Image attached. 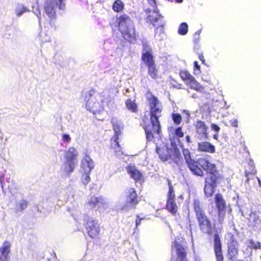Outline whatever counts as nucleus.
I'll use <instances>...</instances> for the list:
<instances>
[{
    "label": "nucleus",
    "mask_w": 261,
    "mask_h": 261,
    "mask_svg": "<svg viewBox=\"0 0 261 261\" xmlns=\"http://www.w3.org/2000/svg\"><path fill=\"white\" fill-rule=\"evenodd\" d=\"M112 9L116 12H120L124 9V4L121 0H115L113 3Z\"/></svg>",
    "instance_id": "31"
},
{
    "label": "nucleus",
    "mask_w": 261,
    "mask_h": 261,
    "mask_svg": "<svg viewBox=\"0 0 261 261\" xmlns=\"http://www.w3.org/2000/svg\"><path fill=\"white\" fill-rule=\"evenodd\" d=\"M119 137L120 136L113 135L110 139V148L115 152L116 155L122 154L121 147L119 143Z\"/></svg>",
    "instance_id": "24"
},
{
    "label": "nucleus",
    "mask_w": 261,
    "mask_h": 261,
    "mask_svg": "<svg viewBox=\"0 0 261 261\" xmlns=\"http://www.w3.org/2000/svg\"><path fill=\"white\" fill-rule=\"evenodd\" d=\"M174 134L176 137L178 142H180V140L179 138H182L184 136V133L182 132V127L181 126H178L176 127L175 129Z\"/></svg>",
    "instance_id": "38"
},
{
    "label": "nucleus",
    "mask_w": 261,
    "mask_h": 261,
    "mask_svg": "<svg viewBox=\"0 0 261 261\" xmlns=\"http://www.w3.org/2000/svg\"><path fill=\"white\" fill-rule=\"evenodd\" d=\"M179 76L181 80L189 87L199 92H203L204 87L199 83L196 79L186 70H181L179 72Z\"/></svg>",
    "instance_id": "12"
},
{
    "label": "nucleus",
    "mask_w": 261,
    "mask_h": 261,
    "mask_svg": "<svg viewBox=\"0 0 261 261\" xmlns=\"http://www.w3.org/2000/svg\"><path fill=\"white\" fill-rule=\"evenodd\" d=\"M170 151L171 149L166 145L162 147L156 146V152L159 158L163 161H166L171 158Z\"/></svg>",
    "instance_id": "22"
},
{
    "label": "nucleus",
    "mask_w": 261,
    "mask_h": 261,
    "mask_svg": "<svg viewBox=\"0 0 261 261\" xmlns=\"http://www.w3.org/2000/svg\"><path fill=\"white\" fill-rule=\"evenodd\" d=\"M118 28L122 37L129 44H135L137 41L135 24L126 14L120 15L117 18Z\"/></svg>",
    "instance_id": "2"
},
{
    "label": "nucleus",
    "mask_w": 261,
    "mask_h": 261,
    "mask_svg": "<svg viewBox=\"0 0 261 261\" xmlns=\"http://www.w3.org/2000/svg\"><path fill=\"white\" fill-rule=\"evenodd\" d=\"M38 18L39 23H40L41 21V12L40 10L38 11V13L36 14Z\"/></svg>",
    "instance_id": "51"
},
{
    "label": "nucleus",
    "mask_w": 261,
    "mask_h": 261,
    "mask_svg": "<svg viewBox=\"0 0 261 261\" xmlns=\"http://www.w3.org/2000/svg\"><path fill=\"white\" fill-rule=\"evenodd\" d=\"M149 14L146 18V21L147 23L152 24L155 28V34L159 35L164 33V22L163 21V16L160 14L156 11H154L151 13L148 11Z\"/></svg>",
    "instance_id": "13"
},
{
    "label": "nucleus",
    "mask_w": 261,
    "mask_h": 261,
    "mask_svg": "<svg viewBox=\"0 0 261 261\" xmlns=\"http://www.w3.org/2000/svg\"><path fill=\"white\" fill-rule=\"evenodd\" d=\"M62 139L64 141H66V142H69L71 140V138L68 134H63L62 135Z\"/></svg>",
    "instance_id": "42"
},
{
    "label": "nucleus",
    "mask_w": 261,
    "mask_h": 261,
    "mask_svg": "<svg viewBox=\"0 0 261 261\" xmlns=\"http://www.w3.org/2000/svg\"><path fill=\"white\" fill-rule=\"evenodd\" d=\"M194 70H195L196 69H197L198 70H200V66L198 65V62L197 61H195L194 62Z\"/></svg>",
    "instance_id": "46"
},
{
    "label": "nucleus",
    "mask_w": 261,
    "mask_h": 261,
    "mask_svg": "<svg viewBox=\"0 0 261 261\" xmlns=\"http://www.w3.org/2000/svg\"><path fill=\"white\" fill-rule=\"evenodd\" d=\"M11 243L9 241H5L0 247V261H10Z\"/></svg>",
    "instance_id": "20"
},
{
    "label": "nucleus",
    "mask_w": 261,
    "mask_h": 261,
    "mask_svg": "<svg viewBox=\"0 0 261 261\" xmlns=\"http://www.w3.org/2000/svg\"><path fill=\"white\" fill-rule=\"evenodd\" d=\"M187 112V113L188 115H189V113L188 112V111H186Z\"/></svg>",
    "instance_id": "57"
},
{
    "label": "nucleus",
    "mask_w": 261,
    "mask_h": 261,
    "mask_svg": "<svg viewBox=\"0 0 261 261\" xmlns=\"http://www.w3.org/2000/svg\"><path fill=\"white\" fill-rule=\"evenodd\" d=\"M193 206L200 231L203 234H211L213 231L212 223L200 200L198 199H194Z\"/></svg>",
    "instance_id": "4"
},
{
    "label": "nucleus",
    "mask_w": 261,
    "mask_h": 261,
    "mask_svg": "<svg viewBox=\"0 0 261 261\" xmlns=\"http://www.w3.org/2000/svg\"><path fill=\"white\" fill-rule=\"evenodd\" d=\"M77 156L78 152L73 147H69L65 151L64 154L65 162L64 163V170L67 174L69 175L74 171L75 165L77 163Z\"/></svg>",
    "instance_id": "7"
},
{
    "label": "nucleus",
    "mask_w": 261,
    "mask_h": 261,
    "mask_svg": "<svg viewBox=\"0 0 261 261\" xmlns=\"http://www.w3.org/2000/svg\"><path fill=\"white\" fill-rule=\"evenodd\" d=\"M211 127L212 129L214 130L216 133H218V132L220 130V127L214 123H212L211 124Z\"/></svg>",
    "instance_id": "44"
},
{
    "label": "nucleus",
    "mask_w": 261,
    "mask_h": 261,
    "mask_svg": "<svg viewBox=\"0 0 261 261\" xmlns=\"http://www.w3.org/2000/svg\"><path fill=\"white\" fill-rule=\"evenodd\" d=\"M257 179H258V180L259 182H260L259 179L258 178H257Z\"/></svg>",
    "instance_id": "59"
},
{
    "label": "nucleus",
    "mask_w": 261,
    "mask_h": 261,
    "mask_svg": "<svg viewBox=\"0 0 261 261\" xmlns=\"http://www.w3.org/2000/svg\"><path fill=\"white\" fill-rule=\"evenodd\" d=\"M248 225L252 227H255L259 225L261 223V219L259 216V212H252L248 219Z\"/></svg>",
    "instance_id": "25"
},
{
    "label": "nucleus",
    "mask_w": 261,
    "mask_h": 261,
    "mask_svg": "<svg viewBox=\"0 0 261 261\" xmlns=\"http://www.w3.org/2000/svg\"><path fill=\"white\" fill-rule=\"evenodd\" d=\"M215 202L217 209V221L219 224L224 222L226 211V203L221 193H217L215 196Z\"/></svg>",
    "instance_id": "14"
},
{
    "label": "nucleus",
    "mask_w": 261,
    "mask_h": 261,
    "mask_svg": "<svg viewBox=\"0 0 261 261\" xmlns=\"http://www.w3.org/2000/svg\"><path fill=\"white\" fill-rule=\"evenodd\" d=\"M197 149L200 152L214 153L216 152L215 146L210 142L203 141L197 143Z\"/></svg>",
    "instance_id": "21"
},
{
    "label": "nucleus",
    "mask_w": 261,
    "mask_h": 261,
    "mask_svg": "<svg viewBox=\"0 0 261 261\" xmlns=\"http://www.w3.org/2000/svg\"><path fill=\"white\" fill-rule=\"evenodd\" d=\"M213 138L214 139H215V140H218V134L217 133L213 135Z\"/></svg>",
    "instance_id": "53"
},
{
    "label": "nucleus",
    "mask_w": 261,
    "mask_h": 261,
    "mask_svg": "<svg viewBox=\"0 0 261 261\" xmlns=\"http://www.w3.org/2000/svg\"><path fill=\"white\" fill-rule=\"evenodd\" d=\"M230 124L232 126L238 127V122L236 119H232L230 121Z\"/></svg>",
    "instance_id": "43"
},
{
    "label": "nucleus",
    "mask_w": 261,
    "mask_h": 261,
    "mask_svg": "<svg viewBox=\"0 0 261 261\" xmlns=\"http://www.w3.org/2000/svg\"><path fill=\"white\" fill-rule=\"evenodd\" d=\"M248 246L252 249H260L261 248V243L258 241H255L250 239L248 241Z\"/></svg>",
    "instance_id": "34"
},
{
    "label": "nucleus",
    "mask_w": 261,
    "mask_h": 261,
    "mask_svg": "<svg viewBox=\"0 0 261 261\" xmlns=\"http://www.w3.org/2000/svg\"><path fill=\"white\" fill-rule=\"evenodd\" d=\"M214 251L217 261H224L222 243L220 236L217 232L214 235Z\"/></svg>",
    "instance_id": "18"
},
{
    "label": "nucleus",
    "mask_w": 261,
    "mask_h": 261,
    "mask_svg": "<svg viewBox=\"0 0 261 261\" xmlns=\"http://www.w3.org/2000/svg\"><path fill=\"white\" fill-rule=\"evenodd\" d=\"M171 145L174 149V155L176 158H179L181 156L179 149L177 148L175 142H171Z\"/></svg>",
    "instance_id": "39"
},
{
    "label": "nucleus",
    "mask_w": 261,
    "mask_h": 261,
    "mask_svg": "<svg viewBox=\"0 0 261 261\" xmlns=\"http://www.w3.org/2000/svg\"><path fill=\"white\" fill-rule=\"evenodd\" d=\"M188 31V25L186 22H182L178 29V33L180 35H185Z\"/></svg>",
    "instance_id": "33"
},
{
    "label": "nucleus",
    "mask_w": 261,
    "mask_h": 261,
    "mask_svg": "<svg viewBox=\"0 0 261 261\" xmlns=\"http://www.w3.org/2000/svg\"><path fill=\"white\" fill-rule=\"evenodd\" d=\"M149 5L152 7L154 9L157 8V4L156 0H147Z\"/></svg>",
    "instance_id": "41"
},
{
    "label": "nucleus",
    "mask_w": 261,
    "mask_h": 261,
    "mask_svg": "<svg viewBox=\"0 0 261 261\" xmlns=\"http://www.w3.org/2000/svg\"><path fill=\"white\" fill-rule=\"evenodd\" d=\"M229 239L227 242V249L226 257L227 261H244L243 259H238L239 255L238 242L232 233H228Z\"/></svg>",
    "instance_id": "9"
},
{
    "label": "nucleus",
    "mask_w": 261,
    "mask_h": 261,
    "mask_svg": "<svg viewBox=\"0 0 261 261\" xmlns=\"http://www.w3.org/2000/svg\"><path fill=\"white\" fill-rule=\"evenodd\" d=\"M244 149L246 150L248 153H249L248 150H247V147L245 145L244 146Z\"/></svg>",
    "instance_id": "55"
},
{
    "label": "nucleus",
    "mask_w": 261,
    "mask_h": 261,
    "mask_svg": "<svg viewBox=\"0 0 261 261\" xmlns=\"http://www.w3.org/2000/svg\"><path fill=\"white\" fill-rule=\"evenodd\" d=\"M125 104L127 109L132 112L136 113L138 111V106L135 100L128 98L125 101Z\"/></svg>",
    "instance_id": "29"
},
{
    "label": "nucleus",
    "mask_w": 261,
    "mask_h": 261,
    "mask_svg": "<svg viewBox=\"0 0 261 261\" xmlns=\"http://www.w3.org/2000/svg\"><path fill=\"white\" fill-rule=\"evenodd\" d=\"M84 227L88 236L92 240H97L99 239L101 234L100 224L98 220L93 218H89L85 220Z\"/></svg>",
    "instance_id": "10"
},
{
    "label": "nucleus",
    "mask_w": 261,
    "mask_h": 261,
    "mask_svg": "<svg viewBox=\"0 0 261 261\" xmlns=\"http://www.w3.org/2000/svg\"><path fill=\"white\" fill-rule=\"evenodd\" d=\"M105 199L103 196H92L86 202L85 205L87 208L90 210H98L105 204Z\"/></svg>",
    "instance_id": "19"
},
{
    "label": "nucleus",
    "mask_w": 261,
    "mask_h": 261,
    "mask_svg": "<svg viewBox=\"0 0 261 261\" xmlns=\"http://www.w3.org/2000/svg\"><path fill=\"white\" fill-rule=\"evenodd\" d=\"M8 188H9V191L11 192V193H13V192H14L15 191H16L17 188L16 187V186H14V188H10L9 186H8Z\"/></svg>",
    "instance_id": "48"
},
{
    "label": "nucleus",
    "mask_w": 261,
    "mask_h": 261,
    "mask_svg": "<svg viewBox=\"0 0 261 261\" xmlns=\"http://www.w3.org/2000/svg\"><path fill=\"white\" fill-rule=\"evenodd\" d=\"M28 206V202L25 200H21L17 204L16 212H21L25 210Z\"/></svg>",
    "instance_id": "36"
},
{
    "label": "nucleus",
    "mask_w": 261,
    "mask_h": 261,
    "mask_svg": "<svg viewBox=\"0 0 261 261\" xmlns=\"http://www.w3.org/2000/svg\"><path fill=\"white\" fill-rule=\"evenodd\" d=\"M90 172L88 170L87 172L84 173L82 174L81 180L82 181V182L84 185H87L88 182L90 181Z\"/></svg>",
    "instance_id": "37"
},
{
    "label": "nucleus",
    "mask_w": 261,
    "mask_h": 261,
    "mask_svg": "<svg viewBox=\"0 0 261 261\" xmlns=\"http://www.w3.org/2000/svg\"><path fill=\"white\" fill-rule=\"evenodd\" d=\"M199 59L202 62V63H204L205 60L202 54H199Z\"/></svg>",
    "instance_id": "47"
},
{
    "label": "nucleus",
    "mask_w": 261,
    "mask_h": 261,
    "mask_svg": "<svg viewBox=\"0 0 261 261\" xmlns=\"http://www.w3.org/2000/svg\"><path fill=\"white\" fill-rule=\"evenodd\" d=\"M171 117L175 124L179 125L181 122L182 117L179 113H173L171 114Z\"/></svg>",
    "instance_id": "35"
},
{
    "label": "nucleus",
    "mask_w": 261,
    "mask_h": 261,
    "mask_svg": "<svg viewBox=\"0 0 261 261\" xmlns=\"http://www.w3.org/2000/svg\"><path fill=\"white\" fill-rule=\"evenodd\" d=\"M4 179V176L0 174V184L2 189H4V185L3 184V180Z\"/></svg>",
    "instance_id": "50"
},
{
    "label": "nucleus",
    "mask_w": 261,
    "mask_h": 261,
    "mask_svg": "<svg viewBox=\"0 0 261 261\" xmlns=\"http://www.w3.org/2000/svg\"><path fill=\"white\" fill-rule=\"evenodd\" d=\"M195 49H197L198 50V47H197V48H195Z\"/></svg>",
    "instance_id": "58"
},
{
    "label": "nucleus",
    "mask_w": 261,
    "mask_h": 261,
    "mask_svg": "<svg viewBox=\"0 0 261 261\" xmlns=\"http://www.w3.org/2000/svg\"><path fill=\"white\" fill-rule=\"evenodd\" d=\"M111 122L112 125L113 130L114 132L113 135L120 136L122 134V130L123 129L122 122L117 120L115 118L112 119Z\"/></svg>",
    "instance_id": "26"
},
{
    "label": "nucleus",
    "mask_w": 261,
    "mask_h": 261,
    "mask_svg": "<svg viewBox=\"0 0 261 261\" xmlns=\"http://www.w3.org/2000/svg\"><path fill=\"white\" fill-rule=\"evenodd\" d=\"M186 141L187 143L190 144L192 143V141L191 138L189 135H187L185 137Z\"/></svg>",
    "instance_id": "49"
},
{
    "label": "nucleus",
    "mask_w": 261,
    "mask_h": 261,
    "mask_svg": "<svg viewBox=\"0 0 261 261\" xmlns=\"http://www.w3.org/2000/svg\"><path fill=\"white\" fill-rule=\"evenodd\" d=\"M82 164L84 166H87V167H88L89 172H91V170L94 168L93 162L89 155H85L82 161Z\"/></svg>",
    "instance_id": "30"
},
{
    "label": "nucleus",
    "mask_w": 261,
    "mask_h": 261,
    "mask_svg": "<svg viewBox=\"0 0 261 261\" xmlns=\"http://www.w3.org/2000/svg\"><path fill=\"white\" fill-rule=\"evenodd\" d=\"M192 97L193 98H197V95H196V94H193V95H192Z\"/></svg>",
    "instance_id": "56"
},
{
    "label": "nucleus",
    "mask_w": 261,
    "mask_h": 261,
    "mask_svg": "<svg viewBox=\"0 0 261 261\" xmlns=\"http://www.w3.org/2000/svg\"><path fill=\"white\" fill-rule=\"evenodd\" d=\"M95 91L94 89H91L88 92V94L89 95V97L91 96L94 93H95Z\"/></svg>",
    "instance_id": "52"
},
{
    "label": "nucleus",
    "mask_w": 261,
    "mask_h": 261,
    "mask_svg": "<svg viewBox=\"0 0 261 261\" xmlns=\"http://www.w3.org/2000/svg\"><path fill=\"white\" fill-rule=\"evenodd\" d=\"M196 138L199 140H206L208 138V127L205 123L198 120L194 124Z\"/></svg>",
    "instance_id": "17"
},
{
    "label": "nucleus",
    "mask_w": 261,
    "mask_h": 261,
    "mask_svg": "<svg viewBox=\"0 0 261 261\" xmlns=\"http://www.w3.org/2000/svg\"><path fill=\"white\" fill-rule=\"evenodd\" d=\"M57 7L60 10H65V0H45L43 4L44 12L48 18L45 26L48 30L55 31L57 29Z\"/></svg>",
    "instance_id": "3"
},
{
    "label": "nucleus",
    "mask_w": 261,
    "mask_h": 261,
    "mask_svg": "<svg viewBox=\"0 0 261 261\" xmlns=\"http://www.w3.org/2000/svg\"><path fill=\"white\" fill-rule=\"evenodd\" d=\"M183 0H175V2L177 3H182Z\"/></svg>",
    "instance_id": "54"
},
{
    "label": "nucleus",
    "mask_w": 261,
    "mask_h": 261,
    "mask_svg": "<svg viewBox=\"0 0 261 261\" xmlns=\"http://www.w3.org/2000/svg\"><path fill=\"white\" fill-rule=\"evenodd\" d=\"M141 58L147 67L148 74L149 76L154 80L158 78V70L156 67L154 58L151 51H146L142 53Z\"/></svg>",
    "instance_id": "11"
},
{
    "label": "nucleus",
    "mask_w": 261,
    "mask_h": 261,
    "mask_svg": "<svg viewBox=\"0 0 261 261\" xmlns=\"http://www.w3.org/2000/svg\"><path fill=\"white\" fill-rule=\"evenodd\" d=\"M125 202L122 209L125 208H135L140 201L136 190L134 188H130L127 190L125 194Z\"/></svg>",
    "instance_id": "16"
},
{
    "label": "nucleus",
    "mask_w": 261,
    "mask_h": 261,
    "mask_svg": "<svg viewBox=\"0 0 261 261\" xmlns=\"http://www.w3.org/2000/svg\"><path fill=\"white\" fill-rule=\"evenodd\" d=\"M30 10L22 4H18L15 9V13L17 17H20L26 12H29Z\"/></svg>",
    "instance_id": "28"
},
{
    "label": "nucleus",
    "mask_w": 261,
    "mask_h": 261,
    "mask_svg": "<svg viewBox=\"0 0 261 261\" xmlns=\"http://www.w3.org/2000/svg\"><path fill=\"white\" fill-rule=\"evenodd\" d=\"M127 173L135 181L137 182L143 179L142 173L135 166L128 165L126 167Z\"/></svg>",
    "instance_id": "23"
},
{
    "label": "nucleus",
    "mask_w": 261,
    "mask_h": 261,
    "mask_svg": "<svg viewBox=\"0 0 261 261\" xmlns=\"http://www.w3.org/2000/svg\"><path fill=\"white\" fill-rule=\"evenodd\" d=\"M211 163L207 159L201 158L196 161L193 160L192 162L187 164V166L193 174L198 176H203V170H207Z\"/></svg>",
    "instance_id": "8"
},
{
    "label": "nucleus",
    "mask_w": 261,
    "mask_h": 261,
    "mask_svg": "<svg viewBox=\"0 0 261 261\" xmlns=\"http://www.w3.org/2000/svg\"><path fill=\"white\" fill-rule=\"evenodd\" d=\"M169 191L167 193L166 209L172 215H175L178 211V206L175 202L174 188L170 182H168Z\"/></svg>",
    "instance_id": "15"
},
{
    "label": "nucleus",
    "mask_w": 261,
    "mask_h": 261,
    "mask_svg": "<svg viewBox=\"0 0 261 261\" xmlns=\"http://www.w3.org/2000/svg\"><path fill=\"white\" fill-rule=\"evenodd\" d=\"M200 31H198L196 32L194 34V39L193 40L194 43L196 44H198L199 41L200 40Z\"/></svg>",
    "instance_id": "40"
},
{
    "label": "nucleus",
    "mask_w": 261,
    "mask_h": 261,
    "mask_svg": "<svg viewBox=\"0 0 261 261\" xmlns=\"http://www.w3.org/2000/svg\"><path fill=\"white\" fill-rule=\"evenodd\" d=\"M144 218H138V219H137L136 220V228L138 227V226L141 224V220L142 219H143Z\"/></svg>",
    "instance_id": "45"
},
{
    "label": "nucleus",
    "mask_w": 261,
    "mask_h": 261,
    "mask_svg": "<svg viewBox=\"0 0 261 261\" xmlns=\"http://www.w3.org/2000/svg\"><path fill=\"white\" fill-rule=\"evenodd\" d=\"M208 174L205 178L204 192L207 197H211L215 192V189L223 178L222 175L217 169L215 164L211 163L207 170Z\"/></svg>",
    "instance_id": "5"
},
{
    "label": "nucleus",
    "mask_w": 261,
    "mask_h": 261,
    "mask_svg": "<svg viewBox=\"0 0 261 261\" xmlns=\"http://www.w3.org/2000/svg\"><path fill=\"white\" fill-rule=\"evenodd\" d=\"M149 106L150 122H148L146 116H144L142 127L145 131L146 139L151 142L154 140V134L160 135L162 133L161 125L159 119L162 116L163 106L154 95L150 94L147 97Z\"/></svg>",
    "instance_id": "1"
},
{
    "label": "nucleus",
    "mask_w": 261,
    "mask_h": 261,
    "mask_svg": "<svg viewBox=\"0 0 261 261\" xmlns=\"http://www.w3.org/2000/svg\"><path fill=\"white\" fill-rule=\"evenodd\" d=\"M245 176L247 177L246 182H249V176H254L256 174V170L255 169L254 164L251 162H249L245 167Z\"/></svg>",
    "instance_id": "27"
},
{
    "label": "nucleus",
    "mask_w": 261,
    "mask_h": 261,
    "mask_svg": "<svg viewBox=\"0 0 261 261\" xmlns=\"http://www.w3.org/2000/svg\"><path fill=\"white\" fill-rule=\"evenodd\" d=\"M181 147L182 148V154L184 156L186 162L188 164L189 162H192L193 160L191 158V153L188 149L184 148L183 144H181Z\"/></svg>",
    "instance_id": "32"
},
{
    "label": "nucleus",
    "mask_w": 261,
    "mask_h": 261,
    "mask_svg": "<svg viewBox=\"0 0 261 261\" xmlns=\"http://www.w3.org/2000/svg\"><path fill=\"white\" fill-rule=\"evenodd\" d=\"M186 244L184 238H178L173 241L171 247L176 256L172 255L171 261H189L187 257L188 247Z\"/></svg>",
    "instance_id": "6"
}]
</instances>
